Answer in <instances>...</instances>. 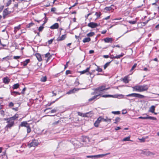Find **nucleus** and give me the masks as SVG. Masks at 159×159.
I'll return each mask as SVG.
<instances>
[{"instance_id":"nucleus-13","label":"nucleus","mask_w":159,"mask_h":159,"mask_svg":"<svg viewBox=\"0 0 159 159\" xmlns=\"http://www.w3.org/2000/svg\"><path fill=\"white\" fill-rule=\"evenodd\" d=\"M3 82L5 84H8L10 81V80L7 77H4L2 79Z\"/></svg>"},{"instance_id":"nucleus-55","label":"nucleus","mask_w":159,"mask_h":159,"mask_svg":"<svg viewBox=\"0 0 159 159\" xmlns=\"http://www.w3.org/2000/svg\"><path fill=\"white\" fill-rule=\"evenodd\" d=\"M121 57H120V55L115 56V57H114V58H116V59H119V58H120Z\"/></svg>"},{"instance_id":"nucleus-3","label":"nucleus","mask_w":159,"mask_h":159,"mask_svg":"<svg viewBox=\"0 0 159 159\" xmlns=\"http://www.w3.org/2000/svg\"><path fill=\"white\" fill-rule=\"evenodd\" d=\"M110 88V87L106 88V85H102L95 89H94V90L95 91H97L99 92H103V91L105 90H107V89H108Z\"/></svg>"},{"instance_id":"nucleus-32","label":"nucleus","mask_w":159,"mask_h":159,"mask_svg":"<svg viewBox=\"0 0 159 159\" xmlns=\"http://www.w3.org/2000/svg\"><path fill=\"white\" fill-rule=\"evenodd\" d=\"M147 119H150L151 120H157V118L154 117L150 116H149L148 115H147Z\"/></svg>"},{"instance_id":"nucleus-25","label":"nucleus","mask_w":159,"mask_h":159,"mask_svg":"<svg viewBox=\"0 0 159 159\" xmlns=\"http://www.w3.org/2000/svg\"><path fill=\"white\" fill-rule=\"evenodd\" d=\"M124 95L122 94H119L117 95H114L113 98H123Z\"/></svg>"},{"instance_id":"nucleus-44","label":"nucleus","mask_w":159,"mask_h":159,"mask_svg":"<svg viewBox=\"0 0 159 159\" xmlns=\"http://www.w3.org/2000/svg\"><path fill=\"white\" fill-rule=\"evenodd\" d=\"M137 64L136 63H135L134 65L132 67V68H131L130 71L131 72L137 66Z\"/></svg>"},{"instance_id":"nucleus-59","label":"nucleus","mask_w":159,"mask_h":159,"mask_svg":"<svg viewBox=\"0 0 159 159\" xmlns=\"http://www.w3.org/2000/svg\"><path fill=\"white\" fill-rule=\"evenodd\" d=\"M56 111H57V110L56 109H54L50 111V112H51V113H55Z\"/></svg>"},{"instance_id":"nucleus-53","label":"nucleus","mask_w":159,"mask_h":159,"mask_svg":"<svg viewBox=\"0 0 159 159\" xmlns=\"http://www.w3.org/2000/svg\"><path fill=\"white\" fill-rule=\"evenodd\" d=\"M53 40V39H51L50 40H49L48 42V44H51L52 43Z\"/></svg>"},{"instance_id":"nucleus-38","label":"nucleus","mask_w":159,"mask_h":159,"mask_svg":"<svg viewBox=\"0 0 159 159\" xmlns=\"http://www.w3.org/2000/svg\"><path fill=\"white\" fill-rule=\"evenodd\" d=\"M46 80H47V78H46V76H44V77H42V78H41V80H40L42 82H43L46 81Z\"/></svg>"},{"instance_id":"nucleus-22","label":"nucleus","mask_w":159,"mask_h":159,"mask_svg":"<svg viewBox=\"0 0 159 159\" xmlns=\"http://www.w3.org/2000/svg\"><path fill=\"white\" fill-rule=\"evenodd\" d=\"M30 61V60L29 59H27L25 61L22 62V65L24 66H26L29 62Z\"/></svg>"},{"instance_id":"nucleus-14","label":"nucleus","mask_w":159,"mask_h":159,"mask_svg":"<svg viewBox=\"0 0 159 159\" xmlns=\"http://www.w3.org/2000/svg\"><path fill=\"white\" fill-rule=\"evenodd\" d=\"M104 40L106 43H112L113 41V39L111 38H106L104 39Z\"/></svg>"},{"instance_id":"nucleus-49","label":"nucleus","mask_w":159,"mask_h":159,"mask_svg":"<svg viewBox=\"0 0 159 159\" xmlns=\"http://www.w3.org/2000/svg\"><path fill=\"white\" fill-rule=\"evenodd\" d=\"M34 24L33 23H29V24H28L27 26V27L28 28H30V27L32 26L33 25H34Z\"/></svg>"},{"instance_id":"nucleus-18","label":"nucleus","mask_w":159,"mask_h":159,"mask_svg":"<svg viewBox=\"0 0 159 159\" xmlns=\"http://www.w3.org/2000/svg\"><path fill=\"white\" fill-rule=\"evenodd\" d=\"M78 90V89H76L74 88L73 89L70 90L69 91L67 92L66 94H70L74 93L76 91Z\"/></svg>"},{"instance_id":"nucleus-23","label":"nucleus","mask_w":159,"mask_h":159,"mask_svg":"<svg viewBox=\"0 0 159 159\" xmlns=\"http://www.w3.org/2000/svg\"><path fill=\"white\" fill-rule=\"evenodd\" d=\"M91 41V39L89 37H87L84 38L83 40L84 43L89 42Z\"/></svg>"},{"instance_id":"nucleus-9","label":"nucleus","mask_w":159,"mask_h":159,"mask_svg":"<svg viewBox=\"0 0 159 159\" xmlns=\"http://www.w3.org/2000/svg\"><path fill=\"white\" fill-rule=\"evenodd\" d=\"M11 13V11H9L7 10V8H6L4 10L3 12L2 16L4 19L5 18L6 16L9 14Z\"/></svg>"},{"instance_id":"nucleus-5","label":"nucleus","mask_w":159,"mask_h":159,"mask_svg":"<svg viewBox=\"0 0 159 159\" xmlns=\"http://www.w3.org/2000/svg\"><path fill=\"white\" fill-rule=\"evenodd\" d=\"M7 120V122L8 123L6 127V128H11L13 126L14 123V121L8 120Z\"/></svg>"},{"instance_id":"nucleus-27","label":"nucleus","mask_w":159,"mask_h":159,"mask_svg":"<svg viewBox=\"0 0 159 159\" xmlns=\"http://www.w3.org/2000/svg\"><path fill=\"white\" fill-rule=\"evenodd\" d=\"M123 81L125 83H128L129 82V80H128V78L127 76H125L124 78L123 79Z\"/></svg>"},{"instance_id":"nucleus-60","label":"nucleus","mask_w":159,"mask_h":159,"mask_svg":"<svg viewBox=\"0 0 159 159\" xmlns=\"http://www.w3.org/2000/svg\"><path fill=\"white\" fill-rule=\"evenodd\" d=\"M9 58H10V57H9V56H7V57H5L3 58L2 59H3V60H4V59H6V60H8L9 59Z\"/></svg>"},{"instance_id":"nucleus-21","label":"nucleus","mask_w":159,"mask_h":159,"mask_svg":"<svg viewBox=\"0 0 159 159\" xmlns=\"http://www.w3.org/2000/svg\"><path fill=\"white\" fill-rule=\"evenodd\" d=\"M35 56L36 57V58H37L38 60L39 61H41L42 60V59L41 57V55L38 53H36L35 54Z\"/></svg>"},{"instance_id":"nucleus-52","label":"nucleus","mask_w":159,"mask_h":159,"mask_svg":"<svg viewBox=\"0 0 159 159\" xmlns=\"http://www.w3.org/2000/svg\"><path fill=\"white\" fill-rule=\"evenodd\" d=\"M13 93H16V95H20V93L18 92L13 91L11 93V94L12 95H13Z\"/></svg>"},{"instance_id":"nucleus-57","label":"nucleus","mask_w":159,"mask_h":159,"mask_svg":"<svg viewBox=\"0 0 159 159\" xmlns=\"http://www.w3.org/2000/svg\"><path fill=\"white\" fill-rule=\"evenodd\" d=\"M1 46H2V47H1V49L2 48H4V47H7V45L5 44H2V43H1Z\"/></svg>"},{"instance_id":"nucleus-56","label":"nucleus","mask_w":159,"mask_h":159,"mask_svg":"<svg viewBox=\"0 0 159 159\" xmlns=\"http://www.w3.org/2000/svg\"><path fill=\"white\" fill-rule=\"evenodd\" d=\"M11 2V0H9V1H8L6 4L7 6H9V5L10 4Z\"/></svg>"},{"instance_id":"nucleus-10","label":"nucleus","mask_w":159,"mask_h":159,"mask_svg":"<svg viewBox=\"0 0 159 159\" xmlns=\"http://www.w3.org/2000/svg\"><path fill=\"white\" fill-rule=\"evenodd\" d=\"M148 89V86L147 85H140V92L147 91Z\"/></svg>"},{"instance_id":"nucleus-4","label":"nucleus","mask_w":159,"mask_h":159,"mask_svg":"<svg viewBox=\"0 0 159 159\" xmlns=\"http://www.w3.org/2000/svg\"><path fill=\"white\" fill-rule=\"evenodd\" d=\"M38 145V143L37 140H33L31 143L28 144L27 146L30 148L32 147H36Z\"/></svg>"},{"instance_id":"nucleus-58","label":"nucleus","mask_w":159,"mask_h":159,"mask_svg":"<svg viewBox=\"0 0 159 159\" xmlns=\"http://www.w3.org/2000/svg\"><path fill=\"white\" fill-rule=\"evenodd\" d=\"M2 32H5V35L7 36V32L6 31V29H5L2 30Z\"/></svg>"},{"instance_id":"nucleus-50","label":"nucleus","mask_w":159,"mask_h":159,"mask_svg":"<svg viewBox=\"0 0 159 159\" xmlns=\"http://www.w3.org/2000/svg\"><path fill=\"white\" fill-rule=\"evenodd\" d=\"M50 56V54L49 52L47 53L45 55V57H48V59H49Z\"/></svg>"},{"instance_id":"nucleus-1","label":"nucleus","mask_w":159,"mask_h":159,"mask_svg":"<svg viewBox=\"0 0 159 159\" xmlns=\"http://www.w3.org/2000/svg\"><path fill=\"white\" fill-rule=\"evenodd\" d=\"M109 154H110V153H106L105 154H101L95 155L87 156H86V157L87 158H91V159L99 158L101 157H103Z\"/></svg>"},{"instance_id":"nucleus-37","label":"nucleus","mask_w":159,"mask_h":159,"mask_svg":"<svg viewBox=\"0 0 159 159\" xmlns=\"http://www.w3.org/2000/svg\"><path fill=\"white\" fill-rule=\"evenodd\" d=\"M101 15V13L100 12L98 13L97 12H96L95 14V15L97 16V19L99 18Z\"/></svg>"},{"instance_id":"nucleus-54","label":"nucleus","mask_w":159,"mask_h":159,"mask_svg":"<svg viewBox=\"0 0 159 159\" xmlns=\"http://www.w3.org/2000/svg\"><path fill=\"white\" fill-rule=\"evenodd\" d=\"M59 122V120H58L57 121H55L53 123H52V125H57V124H58V123Z\"/></svg>"},{"instance_id":"nucleus-61","label":"nucleus","mask_w":159,"mask_h":159,"mask_svg":"<svg viewBox=\"0 0 159 159\" xmlns=\"http://www.w3.org/2000/svg\"><path fill=\"white\" fill-rule=\"evenodd\" d=\"M1 115L3 116H4V111H3V110L1 111Z\"/></svg>"},{"instance_id":"nucleus-12","label":"nucleus","mask_w":159,"mask_h":159,"mask_svg":"<svg viewBox=\"0 0 159 159\" xmlns=\"http://www.w3.org/2000/svg\"><path fill=\"white\" fill-rule=\"evenodd\" d=\"M101 96V95H100V94L95 95V96H93V97H92L91 98H89V101L91 102V101H93V100L95 101L97 99H98L99 98V97L98 98V97L99 96Z\"/></svg>"},{"instance_id":"nucleus-29","label":"nucleus","mask_w":159,"mask_h":159,"mask_svg":"<svg viewBox=\"0 0 159 159\" xmlns=\"http://www.w3.org/2000/svg\"><path fill=\"white\" fill-rule=\"evenodd\" d=\"M95 65L97 66V68L95 69L96 71H98V72H101L102 71V69L100 68L99 66H97L96 64H95Z\"/></svg>"},{"instance_id":"nucleus-41","label":"nucleus","mask_w":159,"mask_h":159,"mask_svg":"<svg viewBox=\"0 0 159 159\" xmlns=\"http://www.w3.org/2000/svg\"><path fill=\"white\" fill-rule=\"evenodd\" d=\"M93 73L92 72H89V71L87 72V73H86V74L87 75H90V77L91 78H93L95 76L94 75H93V76H92V75H93Z\"/></svg>"},{"instance_id":"nucleus-17","label":"nucleus","mask_w":159,"mask_h":159,"mask_svg":"<svg viewBox=\"0 0 159 159\" xmlns=\"http://www.w3.org/2000/svg\"><path fill=\"white\" fill-rule=\"evenodd\" d=\"M90 66L88 67L85 70H84L83 71H80L79 72L81 74H83L85 73H87V72H88L90 69Z\"/></svg>"},{"instance_id":"nucleus-46","label":"nucleus","mask_w":159,"mask_h":159,"mask_svg":"<svg viewBox=\"0 0 159 159\" xmlns=\"http://www.w3.org/2000/svg\"><path fill=\"white\" fill-rule=\"evenodd\" d=\"M129 23L131 24H135L136 23V21H129Z\"/></svg>"},{"instance_id":"nucleus-43","label":"nucleus","mask_w":159,"mask_h":159,"mask_svg":"<svg viewBox=\"0 0 159 159\" xmlns=\"http://www.w3.org/2000/svg\"><path fill=\"white\" fill-rule=\"evenodd\" d=\"M120 120V118L119 117H116L115 120V122H114V123L116 124Z\"/></svg>"},{"instance_id":"nucleus-19","label":"nucleus","mask_w":159,"mask_h":159,"mask_svg":"<svg viewBox=\"0 0 159 159\" xmlns=\"http://www.w3.org/2000/svg\"><path fill=\"white\" fill-rule=\"evenodd\" d=\"M93 115V114L91 112H88L86 113H84V117H91Z\"/></svg>"},{"instance_id":"nucleus-64","label":"nucleus","mask_w":159,"mask_h":159,"mask_svg":"<svg viewBox=\"0 0 159 159\" xmlns=\"http://www.w3.org/2000/svg\"><path fill=\"white\" fill-rule=\"evenodd\" d=\"M14 105V104L13 102H11L9 104V106L10 107H12Z\"/></svg>"},{"instance_id":"nucleus-26","label":"nucleus","mask_w":159,"mask_h":159,"mask_svg":"<svg viewBox=\"0 0 159 159\" xmlns=\"http://www.w3.org/2000/svg\"><path fill=\"white\" fill-rule=\"evenodd\" d=\"M101 97L103 98H108V97H113V95H110V94H105L102 95H101Z\"/></svg>"},{"instance_id":"nucleus-31","label":"nucleus","mask_w":159,"mask_h":159,"mask_svg":"<svg viewBox=\"0 0 159 159\" xmlns=\"http://www.w3.org/2000/svg\"><path fill=\"white\" fill-rule=\"evenodd\" d=\"M20 28V25H19L15 27H14V31L15 32V33L16 34L17 31L19 30Z\"/></svg>"},{"instance_id":"nucleus-24","label":"nucleus","mask_w":159,"mask_h":159,"mask_svg":"<svg viewBox=\"0 0 159 159\" xmlns=\"http://www.w3.org/2000/svg\"><path fill=\"white\" fill-rule=\"evenodd\" d=\"M155 109V106H152L149 108V111L152 113H153V112H154Z\"/></svg>"},{"instance_id":"nucleus-47","label":"nucleus","mask_w":159,"mask_h":159,"mask_svg":"<svg viewBox=\"0 0 159 159\" xmlns=\"http://www.w3.org/2000/svg\"><path fill=\"white\" fill-rule=\"evenodd\" d=\"M44 28V27L43 26H41L39 27V32L42 31Z\"/></svg>"},{"instance_id":"nucleus-35","label":"nucleus","mask_w":159,"mask_h":159,"mask_svg":"<svg viewBox=\"0 0 159 159\" xmlns=\"http://www.w3.org/2000/svg\"><path fill=\"white\" fill-rule=\"evenodd\" d=\"M112 61V60L110 62H107L104 65V69H105L107 68V67L109 65L111 62Z\"/></svg>"},{"instance_id":"nucleus-36","label":"nucleus","mask_w":159,"mask_h":159,"mask_svg":"<svg viewBox=\"0 0 159 159\" xmlns=\"http://www.w3.org/2000/svg\"><path fill=\"white\" fill-rule=\"evenodd\" d=\"M19 85L18 84H14L13 87V89H16L18 88L19 87Z\"/></svg>"},{"instance_id":"nucleus-48","label":"nucleus","mask_w":159,"mask_h":159,"mask_svg":"<svg viewBox=\"0 0 159 159\" xmlns=\"http://www.w3.org/2000/svg\"><path fill=\"white\" fill-rule=\"evenodd\" d=\"M78 115L84 117V113L83 114L81 112H78Z\"/></svg>"},{"instance_id":"nucleus-6","label":"nucleus","mask_w":159,"mask_h":159,"mask_svg":"<svg viewBox=\"0 0 159 159\" xmlns=\"http://www.w3.org/2000/svg\"><path fill=\"white\" fill-rule=\"evenodd\" d=\"M141 153L147 156H151L153 155L152 153L148 151V149H144L142 151Z\"/></svg>"},{"instance_id":"nucleus-39","label":"nucleus","mask_w":159,"mask_h":159,"mask_svg":"<svg viewBox=\"0 0 159 159\" xmlns=\"http://www.w3.org/2000/svg\"><path fill=\"white\" fill-rule=\"evenodd\" d=\"M102 120V117L101 116H100L98 118L96 121L98 122L99 124Z\"/></svg>"},{"instance_id":"nucleus-2","label":"nucleus","mask_w":159,"mask_h":159,"mask_svg":"<svg viewBox=\"0 0 159 159\" xmlns=\"http://www.w3.org/2000/svg\"><path fill=\"white\" fill-rule=\"evenodd\" d=\"M127 97H131L135 98H143L145 97L143 95H141L137 93H132L126 95Z\"/></svg>"},{"instance_id":"nucleus-20","label":"nucleus","mask_w":159,"mask_h":159,"mask_svg":"<svg viewBox=\"0 0 159 159\" xmlns=\"http://www.w3.org/2000/svg\"><path fill=\"white\" fill-rule=\"evenodd\" d=\"M28 125H29L26 121H23L21 122L20 126H25L27 127Z\"/></svg>"},{"instance_id":"nucleus-30","label":"nucleus","mask_w":159,"mask_h":159,"mask_svg":"<svg viewBox=\"0 0 159 159\" xmlns=\"http://www.w3.org/2000/svg\"><path fill=\"white\" fill-rule=\"evenodd\" d=\"M102 120L104 122H111V119L108 118L107 117L106 119L102 118Z\"/></svg>"},{"instance_id":"nucleus-15","label":"nucleus","mask_w":159,"mask_h":159,"mask_svg":"<svg viewBox=\"0 0 159 159\" xmlns=\"http://www.w3.org/2000/svg\"><path fill=\"white\" fill-rule=\"evenodd\" d=\"M59 27V24L58 23H55L51 26L50 28L52 30L57 29Z\"/></svg>"},{"instance_id":"nucleus-16","label":"nucleus","mask_w":159,"mask_h":159,"mask_svg":"<svg viewBox=\"0 0 159 159\" xmlns=\"http://www.w3.org/2000/svg\"><path fill=\"white\" fill-rule=\"evenodd\" d=\"M66 37V35H62L61 37H59L57 39V41H62L65 39Z\"/></svg>"},{"instance_id":"nucleus-62","label":"nucleus","mask_w":159,"mask_h":159,"mask_svg":"<svg viewBox=\"0 0 159 159\" xmlns=\"http://www.w3.org/2000/svg\"><path fill=\"white\" fill-rule=\"evenodd\" d=\"M20 56H15L13 57V58L15 59H19L20 58Z\"/></svg>"},{"instance_id":"nucleus-45","label":"nucleus","mask_w":159,"mask_h":159,"mask_svg":"<svg viewBox=\"0 0 159 159\" xmlns=\"http://www.w3.org/2000/svg\"><path fill=\"white\" fill-rule=\"evenodd\" d=\"M111 113L115 115H118L120 114V112L119 111H112Z\"/></svg>"},{"instance_id":"nucleus-28","label":"nucleus","mask_w":159,"mask_h":159,"mask_svg":"<svg viewBox=\"0 0 159 159\" xmlns=\"http://www.w3.org/2000/svg\"><path fill=\"white\" fill-rule=\"evenodd\" d=\"M113 6H114L113 5H111L110 7H106L104 9L107 11H109L110 10H111L112 9V7Z\"/></svg>"},{"instance_id":"nucleus-42","label":"nucleus","mask_w":159,"mask_h":159,"mask_svg":"<svg viewBox=\"0 0 159 159\" xmlns=\"http://www.w3.org/2000/svg\"><path fill=\"white\" fill-rule=\"evenodd\" d=\"M27 131L28 133H30L31 132V129L29 125H28L27 127Z\"/></svg>"},{"instance_id":"nucleus-51","label":"nucleus","mask_w":159,"mask_h":159,"mask_svg":"<svg viewBox=\"0 0 159 159\" xmlns=\"http://www.w3.org/2000/svg\"><path fill=\"white\" fill-rule=\"evenodd\" d=\"M99 124L98 122L95 121L94 123V125L96 127H98V126Z\"/></svg>"},{"instance_id":"nucleus-40","label":"nucleus","mask_w":159,"mask_h":159,"mask_svg":"<svg viewBox=\"0 0 159 159\" xmlns=\"http://www.w3.org/2000/svg\"><path fill=\"white\" fill-rule=\"evenodd\" d=\"M143 115H146V116L144 117H142V116H140L139 117V119H147V114H143Z\"/></svg>"},{"instance_id":"nucleus-34","label":"nucleus","mask_w":159,"mask_h":159,"mask_svg":"<svg viewBox=\"0 0 159 159\" xmlns=\"http://www.w3.org/2000/svg\"><path fill=\"white\" fill-rule=\"evenodd\" d=\"M130 136H129L127 137H125V138H124L123 139L122 141H130Z\"/></svg>"},{"instance_id":"nucleus-7","label":"nucleus","mask_w":159,"mask_h":159,"mask_svg":"<svg viewBox=\"0 0 159 159\" xmlns=\"http://www.w3.org/2000/svg\"><path fill=\"white\" fill-rule=\"evenodd\" d=\"M87 26L91 28H94L98 26V25L96 23L92 22L89 23Z\"/></svg>"},{"instance_id":"nucleus-33","label":"nucleus","mask_w":159,"mask_h":159,"mask_svg":"<svg viewBox=\"0 0 159 159\" xmlns=\"http://www.w3.org/2000/svg\"><path fill=\"white\" fill-rule=\"evenodd\" d=\"M94 34H95L94 33V32H91L90 33H88L87 34V35L88 37H92V36H93Z\"/></svg>"},{"instance_id":"nucleus-63","label":"nucleus","mask_w":159,"mask_h":159,"mask_svg":"<svg viewBox=\"0 0 159 159\" xmlns=\"http://www.w3.org/2000/svg\"><path fill=\"white\" fill-rule=\"evenodd\" d=\"M70 71L69 70H67L66 71V75H68V74H70Z\"/></svg>"},{"instance_id":"nucleus-8","label":"nucleus","mask_w":159,"mask_h":159,"mask_svg":"<svg viewBox=\"0 0 159 159\" xmlns=\"http://www.w3.org/2000/svg\"><path fill=\"white\" fill-rule=\"evenodd\" d=\"M18 117V115L17 114H15L14 116H13L12 117H11L10 118H5L4 119V120H8L11 121H13L14 122V120L16 119Z\"/></svg>"},{"instance_id":"nucleus-11","label":"nucleus","mask_w":159,"mask_h":159,"mask_svg":"<svg viewBox=\"0 0 159 159\" xmlns=\"http://www.w3.org/2000/svg\"><path fill=\"white\" fill-rule=\"evenodd\" d=\"M133 91L140 92V85H136L132 87Z\"/></svg>"}]
</instances>
